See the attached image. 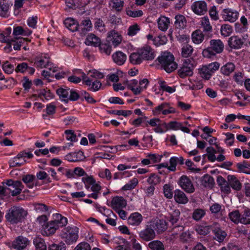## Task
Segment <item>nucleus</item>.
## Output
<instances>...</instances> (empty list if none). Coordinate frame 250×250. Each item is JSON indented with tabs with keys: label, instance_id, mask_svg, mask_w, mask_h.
Returning <instances> with one entry per match:
<instances>
[{
	"label": "nucleus",
	"instance_id": "obj_50",
	"mask_svg": "<svg viewBox=\"0 0 250 250\" xmlns=\"http://www.w3.org/2000/svg\"><path fill=\"white\" fill-rule=\"evenodd\" d=\"M35 176L33 175H24L22 177L23 182L27 185V186L29 188H33L34 187V184L33 183V181L35 179Z\"/></svg>",
	"mask_w": 250,
	"mask_h": 250
},
{
	"label": "nucleus",
	"instance_id": "obj_34",
	"mask_svg": "<svg viewBox=\"0 0 250 250\" xmlns=\"http://www.w3.org/2000/svg\"><path fill=\"white\" fill-rule=\"evenodd\" d=\"M128 88L130 89L134 94L138 95L140 93V88L138 86V81L136 80H132L130 81L125 82Z\"/></svg>",
	"mask_w": 250,
	"mask_h": 250
},
{
	"label": "nucleus",
	"instance_id": "obj_57",
	"mask_svg": "<svg viewBox=\"0 0 250 250\" xmlns=\"http://www.w3.org/2000/svg\"><path fill=\"white\" fill-rule=\"evenodd\" d=\"M138 184V180L136 178H133L128 183L125 184L123 188V190H128L133 189Z\"/></svg>",
	"mask_w": 250,
	"mask_h": 250
},
{
	"label": "nucleus",
	"instance_id": "obj_16",
	"mask_svg": "<svg viewBox=\"0 0 250 250\" xmlns=\"http://www.w3.org/2000/svg\"><path fill=\"white\" fill-rule=\"evenodd\" d=\"M23 188V186L21 181H15V184H14L13 186L6 188V196L9 193H11L13 196L19 195L21 193Z\"/></svg>",
	"mask_w": 250,
	"mask_h": 250
},
{
	"label": "nucleus",
	"instance_id": "obj_4",
	"mask_svg": "<svg viewBox=\"0 0 250 250\" xmlns=\"http://www.w3.org/2000/svg\"><path fill=\"white\" fill-rule=\"evenodd\" d=\"M224 49V44L220 40H211L209 46L203 50V55L204 57L210 58L216 54L222 53Z\"/></svg>",
	"mask_w": 250,
	"mask_h": 250
},
{
	"label": "nucleus",
	"instance_id": "obj_5",
	"mask_svg": "<svg viewBox=\"0 0 250 250\" xmlns=\"http://www.w3.org/2000/svg\"><path fill=\"white\" fill-rule=\"evenodd\" d=\"M78 232L79 229L77 227L68 226L62 229L61 236L67 244H71L78 240Z\"/></svg>",
	"mask_w": 250,
	"mask_h": 250
},
{
	"label": "nucleus",
	"instance_id": "obj_6",
	"mask_svg": "<svg viewBox=\"0 0 250 250\" xmlns=\"http://www.w3.org/2000/svg\"><path fill=\"white\" fill-rule=\"evenodd\" d=\"M219 67L220 64L218 62H212L208 65L203 66L199 70V73L202 78L208 80L210 78L212 74L219 69Z\"/></svg>",
	"mask_w": 250,
	"mask_h": 250
},
{
	"label": "nucleus",
	"instance_id": "obj_48",
	"mask_svg": "<svg viewBox=\"0 0 250 250\" xmlns=\"http://www.w3.org/2000/svg\"><path fill=\"white\" fill-rule=\"evenodd\" d=\"M17 37H14L13 39H10L7 36H5L3 33L0 34V42L7 43L8 48H11V42H16Z\"/></svg>",
	"mask_w": 250,
	"mask_h": 250
},
{
	"label": "nucleus",
	"instance_id": "obj_25",
	"mask_svg": "<svg viewBox=\"0 0 250 250\" xmlns=\"http://www.w3.org/2000/svg\"><path fill=\"white\" fill-rule=\"evenodd\" d=\"M111 207L115 210L124 208L126 205V201L122 197H116L112 199Z\"/></svg>",
	"mask_w": 250,
	"mask_h": 250
},
{
	"label": "nucleus",
	"instance_id": "obj_51",
	"mask_svg": "<svg viewBox=\"0 0 250 250\" xmlns=\"http://www.w3.org/2000/svg\"><path fill=\"white\" fill-rule=\"evenodd\" d=\"M220 31L223 36L228 37L232 32V28L229 24H224L221 26Z\"/></svg>",
	"mask_w": 250,
	"mask_h": 250
},
{
	"label": "nucleus",
	"instance_id": "obj_56",
	"mask_svg": "<svg viewBox=\"0 0 250 250\" xmlns=\"http://www.w3.org/2000/svg\"><path fill=\"white\" fill-rule=\"evenodd\" d=\"M147 182L151 185H156L160 182V177L154 173L151 174L147 179Z\"/></svg>",
	"mask_w": 250,
	"mask_h": 250
},
{
	"label": "nucleus",
	"instance_id": "obj_8",
	"mask_svg": "<svg viewBox=\"0 0 250 250\" xmlns=\"http://www.w3.org/2000/svg\"><path fill=\"white\" fill-rule=\"evenodd\" d=\"M193 64L191 62L190 59L185 60L182 66L178 70V75L184 78L187 76H191L193 74Z\"/></svg>",
	"mask_w": 250,
	"mask_h": 250
},
{
	"label": "nucleus",
	"instance_id": "obj_24",
	"mask_svg": "<svg viewBox=\"0 0 250 250\" xmlns=\"http://www.w3.org/2000/svg\"><path fill=\"white\" fill-rule=\"evenodd\" d=\"M143 220L142 215L138 212L132 213L128 217L127 222L129 225L133 226H139Z\"/></svg>",
	"mask_w": 250,
	"mask_h": 250
},
{
	"label": "nucleus",
	"instance_id": "obj_42",
	"mask_svg": "<svg viewBox=\"0 0 250 250\" xmlns=\"http://www.w3.org/2000/svg\"><path fill=\"white\" fill-rule=\"evenodd\" d=\"M204 39V35L202 31L198 30L193 32L192 34V40L196 44L201 43Z\"/></svg>",
	"mask_w": 250,
	"mask_h": 250
},
{
	"label": "nucleus",
	"instance_id": "obj_10",
	"mask_svg": "<svg viewBox=\"0 0 250 250\" xmlns=\"http://www.w3.org/2000/svg\"><path fill=\"white\" fill-rule=\"evenodd\" d=\"M139 236L144 241H149L154 239L156 237V233L150 224L147 225L145 229L141 230Z\"/></svg>",
	"mask_w": 250,
	"mask_h": 250
},
{
	"label": "nucleus",
	"instance_id": "obj_60",
	"mask_svg": "<svg viewBox=\"0 0 250 250\" xmlns=\"http://www.w3.org/2000/svg\"><path fill=\"white\" fill-rule=\"evenodd\" d=\"M181 123L175 122V121H171L167 125L165 124L167 130L168 129H173V130H178L181 128Z\"/></svg>",
	"mask_w": 250,
	"mask_h": 250
},
{
	"label": "nucleus",
	"instance_id": "obj_59",
	"mask_svg": "<svg viewBox=\"0 0 250 250\" xmlns=\"http://www.w3.org/2000/svg\"><path fill=\"white\" fill-rule=\"evenodd\" d=\"M168 107H169V104L167 103H164L157 106L153 110V114L154 115H157L160 114L161 112L163 113V111Z\"/></svg>",
	"mask_w": 250,
	"mask_h": 250
},
{
	"label": "nucleus",
	"instance_id": "obj_36",
	"mask_svg": "<svg viewBox=\"0 0 250 250\" xmlns=\"http://www.w3.org/2000/svg\"><path fill=\"white\" fill-rule=\"evenodd\" d=\"M32 33V31L27 29H24L21 26H17L13 29V34L15 36L18 35H22L24 36H28Z\"/></svg>",
	"mask_w": 250,
	"mask_h": 250
},
{
	"label": "nucleus",
	"instance_id": "obj_54",
	"mask_svg": "<svg viewBox=\"0 0 250 250\" xmlns=\"http://www.w3.org/2000/svg\"><path fill=\"white\" fill-rule=\"evenodd\" d=\"M9 11V4L7 3H0V16L2 17H7L8 16V12Z\"/></svg>",
	"mask_w": 250,
	"mask_h": 250
},
{
	"label": "nucleus",
	"instance_id": "obj_55",
	"mask_svg": "<svg viewBox=\"0 0 250 250\" xmlns=\"http://www.w3.org/2000/svg\"><path fill=\"white\" fill-rule=\"evenodd\" d=\"M180 215V212L179 209H175L170 215L169 221L172 224H174L179 220Z\"/></svg>",
	"mask_w": 250,
	"mask_h": 250
},
{
	"label": "nucleus",
	"instance_id": "obj_2",
	"mask_svg": "<svg viewBox=\"0 0 250 250\" xmlns=\"http://www.w3.org/2000/svg\"><path fill=\"white\" fill-rule=\"evenodd\" d=\"M157 60L161 67L167 73L172 72L177 67L174 56L170 52H165L162 53Z\"/></svg>",
	"mask_w": 250,
	"mask_h": 250
},
{
	"label": "nucleus",
	"instance_id": "obj_23",
	"mask_svg": "<svg viewBox=\"0 0 250 250\" xmlns=\"http://www.w3.org/2000/svg\"><path fill=\"white\" fill-rule=\"evenodd\" d=\"M124 4L122 0H110L108 2L109 8L116 12H121L123 9Z\"/></svg>",
	"mask_w": 250,
	"mask_h": 250
},
{
	"label": "nucleus",
	"instance_id": "obj_17",
	"mask_svg": "<svg viewBox=\"0 0 250 250\" xmlns=\"http://www.w3.org/2000/svg\"><path fill=\"white\" fill-rule=\"evenodd\" d=\"M228 45L232 49H238L241 48L244 43V40L237 36H233L229 38Z\"/></svg>",
	"mask_w": 250,
	"mask_h": 250
},
{
	"label": "nucleus",
	"instance_id": "obj_27",
	"mask_svg": "<svg viewBox=\"0 0 250 250\" xmlns=\"http://www.w3.org/2000/svg\"><path fill=\"white\" fill-rule=\"evenodd\" d=\"M33 242L36 250H47L45 241L40 236H36L33 239Z\"/></svg>",
	"mask_w": 250,
	"mask_h": 250
},
{
	"label": "nucleus",
	"instance_id": "obj_14",
	"mask_svg": "<svg viewBox=\"0 0 250 250\" xmlns=\"http://www.w3.org/2000/svg\"><path fill=\"white\" fill-rule=\"evenodd\" d=\"M30 243V240L27 238L22 236H19L12 242V245L14 248L20 250L25 249Z\"/></svg>",
	"mask_w": 250,
	"mask_h": 250
},
{
	"label": "nucleus",
	"instance_id": "obj_21",
	"mask_svg": "<svg viewBox=\"0 0 250 250\" xmlns=\"http://www.w3.org/2000/svg\"><path fill=\"white\" fill-rule=\"evenodd\" d=\"M217 183L220 188L222 192L229 194L230 192V188L229 182L227 181L222 176H219L217 178Z\"/></svg>",
	"mask_w": 250,
	"mask_h": 250
},
{
	"label": "nucleus",
	"instance_id": "obj_20",
	"mask_svg": "<svg viewBox=\"0 0 250 250\" xmlns=\"http://www.w3.org/2000/svg\"><path fill=\"white\" fill-rule=\"evenodd\" d=\"M239 14L236 11L230 9H225L223 10V17L225 21L233 22L238 19Z\"/></svg>",
	"mask_w": 250,
	"mask_h": 250
},
{
	"label": "nucleus",
	"instance_id": "obj_32",
	"mask_svg": "<svg viewBox=\"0 0 250 250\" xmlns=\"http://www.w3.org/2000/svg\"><path fill=\"white\" fill-rule=\"evenodd\" d=\"M157 23L159 29L161 31H165L167 29L170 22L168 18L161 16L158 19Z\"/></svg>",
	"mask_w": 250,
	"mask_h": 250
},
{
	"label": "nucleus",
	"instance_id": "obj_15",
	"mask_svg": "<svg viewBox=\"0 0 250 250\" xmlns=\"http://www.w3.org/2000/svg\"><path fill=\"white\" fill-rule=\"evenodd\" d=\"M192 11L197 15H204L207 11V6L204 1L194 2L191 5Z\"/></svg>",
	"mask_w": 250,
	"mask_h": 250
},
{
	"label": "nucleus",
	"instance_id": "obj_43",
	"mask_svg": "<svg viewBox=\"0 0 250 250\" xmlns=\"http://www.w3.org/2000/svg\"><path fill=\"white\" fill-rule=\"evenodd\" d=\"M229 217L230 220L236 224L240 223L241 214L239 210H235L229 213Z\"/></svg>",
	"mask_w": 250,
	"mask_h": 250
},
{
	"label": "nucleus",
	"instance_id": "obj_63",
	"mask_svg": "<svg viewBox=\"0 0 250 250\" xmlns=\"http://www.w3.org/2000/svg\"><path fill=\"white\" fill-rule=\"evenodd\" d=\"M65 134H66V138L67 140L72 142L77 141L76 135L72 130H66Z\"/></svg>",
	"mask_w": 250,
	"mask_h": 250
},
{
	"label": "nucleus",
	"instance_id": "obj_12",
	"mask_svg": "<svg viewBox=\"0 0 250 250\" xmlns=\"http://www.w3.org/2000/svg\"><path fill=\"white\" fill-rule=\"evenodd\" d=\"M211 213L217 219L224 220L226 218L225 208H222L221 206L218 203L213 204L209 208Z\"/></svg>",
	"mask_w": 250,
	"mask_h": 250
},
{
	"label": "nucleus",
	"instance_id": "obj_26",
	"mask_svg": "<svg viewBox=\"0 0 250 250\" xmlns=\"http://www.w3.org/2000/svg\"><path fill=\"white\" fill-rule=\"evenodd\" d=\"M92 25L89 19L83 20L80 25H78V30H80L82 35H84L87 32L89 31L92 28Z\"/></svg>",
	"mask_w": 250,
	"mask_h": 250
},
{
	"label": "nucleus",
	"instance_id": "obj_28",
	"mask_svg": "<svg viewBox=\"0 0 250 250\" xmlns=\"http://www.w3.org/2000/svg\"><path fill=\"white\" fill-rule=\"evenodd\" d=\"M227 179L229 182V185L234 190H240L242 188V185L240 182L234 175H229L227 177Z\"/></svg>",
	"mask_w": 250,
	"mask_h": 250
},
{
	"label": "nucleus",
	"instance_id": "obj_1",
	"mask_svg": "<svg viewBox=\"0 0 250 250\" xmlns=\"http://www.w3.org/2000/svg\"><path fill=\"white\" fill-rule=\"evenodd\" d=\"M55 219L42 225L41 233L42 235L49 236L55 233L60 227H62L67 224V219L60 214H56Z\"/></svg>",
	"mask_w": 250,
	"mask_h": 250
},
{
	"label": "nucleus",
	"instance_id": "obj_9",
	"mask_svg": "<svg viewBox=\"0 0 250 250\" xmlns=\"http://www.w3.org/2000/svg\"><path fill=\"white\" fill-rule=\"evenodd\" d=\"M79 73L82 74V79L83 83L87 86H91L89 88L90 90L96 91L101 88L102 83L100 81L97 80L93 81L92 79L88 78L84 72L81 71H79Z\"/></svg>",
	"mask_w": 250,
	"mask_h": 250
},
{
	"label": "nucleus",
	"instance_id": "obj_22",
	"mask_svg": "<svg viewBox=\"0 0 250 250\" xmlns=\"http://www.w3.org/2000/svg\"><path fill=\"white\" fill-rule=\"evenodd\" d=\"M174 199L176 203L180 204H186L188 202V199L187 195L180 189L174 190Z\"/></svg>",
	"mask_w": 250,
	"mask_h": 250
},
{
	"label": "nucleus",
	"instance_id": "obj_52",
	"mask_svg": "<svg viewBox=\"0 0 250 250\" xmlns=\"http://www.w3.org/2000/svg\"><path fill=\"white\" fill-rule=\"evenodd\" d=\"M167 38L165 35L155 37L153 40V43L156 46L164 45L167 43Z\"/></svg>",
	"mask_w": 250,
	"mask_h": 250
},
{
	"label": "nucleus",
	"instance_id": "obj_39",
	"mask_svg": "<svg viewBox=\"0 0 250 250\" xmlns=\"http://www.w3.org/2000/svg\"><path fill=\"white\" fill-rule=\"evenodd\" d=\"M235 67V65L233 63L228 62L222 66L220 70L223 74L229 76L230 73L234 71Z\"/></svg>",
	"mask_w": 250,
	"mask_h": 250
},
{
	"label": "nucleus",
	"instance_id": "obj_13",
	"mask_svg": "<svg viewBox=\"0 0 250 250\" xmlns=\"http://www.w3.org/2000/svg\"><path fill=\"white\" fill-rule=\"evenodd\" d=\"M26 152L22 151L18 154V155L9 162V165L10 167H21L26 163L24 157H26Z\"/></svg>",
	"mask_w": 250,
	"mask_h": 250
},
{
	"label": "nucleus",
	"instance_id": "obj_31",
	"mask_svg": "<svg viewBox=\"0 0 250 250\" xmlns=\"http://www.w3.org/2000/svg\"><path fill=\"white\" fill-rule=\"evenodd\" d=\"M69 89L67 87H61L57 89L56 93L60 98L66 103L68 102V97L69 95Z\"/></svg>",
	"mask_w": 250,
	"mask_h": 250
},
{
	"label": "nucleus",
	"instance_id": "obj_62",
	"mask_svg": "<svg viewBox=\"0 0 250 250\" xmlns=\"http://www.w3.org/2000/svg\"><path fill=\"white\" fill-rule=\"evenodd\" d=\"M211 229V226H199L197 229V232L201 234L206 235L209 233Z\"/></svg>",
	"mask_w": 250,
	"mask_h": 250
},
{
	"label": "nucleus",
	"instance_id": "obj_41",
	"mask_svg": "<svg viewBox=\"0 0 250 250\" xmlns=\"http://www.w3.org/2000/svg\"><path fill=\"white\" fill-rule=\"evenodd\" d=\"M213 232L214 233V239L219 242H223L227 236L226 232L220 228L214 229Z\"/></svg>",
	"mask_w": 250,
	"mask_h": 250
},
{
	"label": "nucleus",
	"instance_id": "obj_47",
	"mask_svg": "<svg viewBox=\"0 0 250 250\" xmlns=\"http://www.w3.org/2000/svg\"><path fill=\"white\" fill-rule=\"evenodd\" d=\"M193 49L192 47L188 44L183 45L182 48L181 54L182 57L187 58L190 56L193 52Z\"/></svg>",
	"mask_w": 250,
	"mask_h": 250
},
{
	"label": "nucleus",
	"instance_id": "obj_49",
	"mask_svg": "<svg viewBox=\"0 0 250 250\" xmlns=\"http://www.w3.org/2000/svg\"><path fill=\"white\" fill-rule=\"evenodd\" d=\"M100 50L102 53H104L107 55H109L111 52V46L109 43H100L99 45Z\"/></svg>",
	"mask_w": 250,
	"mask_h": 250
},
{
	"label": "nucleus",
	"instance_id": "obj_45",
	"mask_svg": "<svg viewBox=\"0 0 250 250\" xmlns=\"http://www.w3.org/2000/svg\"><path fill=\"white\" fill-rule=\"evenodd\" d=\"M236 167L239 171L246 174H250V164L246 161H243L241 163H238Z\"/></svg>",
	"mask_w": 250,
	"mask_h": 250
},
{
	"label": "nucleus",
	"instance_id": "obj_7",
	"mask_svg": "<svg viewBox=\"0 0 250 250\" xmlns=\"http://www.w3.org/2000/svg\"><path fill=\"white\" fill-rule=\"evenodd\" d=\"M179 186L187 193H192L195 191L193 183L189 177L186 175L182 176L178 180Z\"/></svg>",
	"mask_w": 250,
	"mask_h": 250
},
{
	"label": "nucleus",
	"instance_id": "obj_29",
	"mask_svg": "<svg viewBox=\"0 0 250 250\" xmlns=\"http://www.w3.org/2000/svg\"><path fill=\"white\" fill-rule=\"evenodd\" d=\"M85 43L87 45L97 47L100 45L101 40L95 35L90 34L87 37L85 41Z\"/></svg>",
	"mask_w": 250,
	"mask_h": 250
},
{
	"label": "nucleus",
	"instance_id": "obj_3",
	"mask_svg": "<svg viewBox=\"0 0 250 250\" xmlns=\"http://www.w3.org/2000/svg\"><path fill=\"white\" fill-rule=\"evenodd\" d=\"M27 215V211L22 208L13 206L8 209L5 217L7 221L14 224L21 222Z\"/></svg>",
	"mask_w": 250,
	"mask_h": 250
},
{
	"label": "nucleus",
	"instance_id": "obj_30",
	"mask_svg": "<svg viewBox=\"0 0 250 250\" xmlns=\"http://www.w3.org/2000/svg\"><path fill=\"white\" fill-rule=\"evenodd\" d=\"M114 62L118 65L123 64L126 59V55L121 51H117L112 55Z\"/></svg>",
	"mask_w": 250,
	"mask_h": 250
},
{
	"label": "nucleus",
	"instance_id": "obj_19",
	"mask_svg": "<svg viewBox=\"0 0 250 250\" xmlns=\"http://www.w3.org/2000/svg\"><path fill=\"white\" fill-rule=\"evenodd\" d=\"M139 51L143 60H152L155 57L154 51L149 46L143 47L139 49Z\"/></svg>",
	"mask_w": 250,
	"mask_h": 250
},
{
	"label": "nucleus",
	"instance_id": "obj_35",
	"mask_svg": "<svg viewBox=\"0 0 250 250\" xmlns=\"http://www.w3.org/2000/svg\"><path fill=\"white\" fill-rule=\"evenodd\" d=\"M206 210L203 208H196L193 210L192 213V219L196 221H200L206 215Z\"/></svg>",
	"mask_w": 250,
	"mask_h": 250
},
{
	"label": "nucleus",
	"instance_id": "obj_38",
	"mask_svg": "<svg viewBox=\"0 0 250 250\" xmlns=\"http://www.w3.org/2000/svg\"><path fill=\"white\" fill-rule=\"evenodd\" d=\"M201 183L204 187L211 188L214 184V181L212 176L208 174H206L203 177Z\"/></svg>",
	"mask_w": 250,
	"mask_h": 250
},
{
	"label": "nucleus",
	"instance_id": "obj_37",
	"mask_svg": "<svg viewBox=\"0 0 250 250\" xmlns=\"http://www.w3.org/2000/svg\"><path fill=\"white\" fill-rule=\"evenodd\" d=\"M143 59L140 53L139 50L136 52L132 53L129 56L130 62L133 64H138L141 63Z\"/></svg>",
	"mask_w": 250,
	"mask_h": 250
},
{
	"label": "nucleus",
	"instance_id": "obj_64",
	"mask_svg": "<svg viewBox=\"0 0 250 250\" xmlns=\"http://www.w3.org/2000/svg\"><path fill=\"white\" fill-rule=\"evenodd\" d=\"M48 250H65V246L62 243L58 244H52L48 247Z\"/></svg>",
	"mask_w": 250,
	"mask_h": 250
},
{
	"label": "nucleus",
	"instance_id": "obj_53",
	"mask_svg": "<svg viewBox=\"0 0 250 250\" xmlns=\"http://www.w3.org/2000/svg\"><path fill=\"white\" fill-rule=\"evenodd\" d=\"M201 24L204 29V31L206 32H209L212 30V27L210 24L209 19L207 17L202 18Z\"/></svg>",
	"mask_w": 250,
	"mask_h": 250
},
{
	"label": "nucleus",
	"instance_id": "obj_58",
	"mask_svg": "<svg viewBox=\"0 0 250 250\" xmlns=\"http://www.w3.org/2000/svg\"><path fill=\"white\" fill-rule=\"evenodd\" d=\"M87 75L89 76L88 77L91 79H92V78L100 79L103 78L104 77V75L103 73L98 71L95 69L89 71Z\"/></svg>",
	"mask_w": 250,
	"mask_h": 250
},
{
	"label": "nucleus",
	"instance_id": "obj_33",
	"mask_svg": "<svg viewBox=\"0 0 250 250\" xmlns=\"http://www.w3.org/2000/svg\"><path fill=\"white\" fill-rule=\"evenodd\" d=\"M64 24L66 28L72 32L78 30V24L72 18H67L64 21Z\"/></svg>",
	"mask_w": 250,
	"mask_h": 250
},
{
	"label": "nucleus",
	"instance_id": "obj_11",
	"mask_svg": "<svg viewBox=\"0 0 250 250\" xmlns=\"http://www.w3.org/2000/svg\"><path fill=\"white\" fill-rule=\"evenodd\" d=\"M149 224L158 234L164 232L167 229V223L163 219H155L150 221Z\"/></svg>",
	"mask_w": 250,
	"mask_h": 250
},
{
	"label": "nucleus",
	"instance_id": "obj_46",
	"mask_svg": "<svg viewBox=\"0 0 250 250\" xmlns=\"http://www.w3.org/2000/svg\"><path fill=\"white\" fill-rule=\"evenodd\" d=\"M149 248L152 250H165L163 244L160 241L154 240L148 244Z\"/></svg>",
	"mask_w": 250,
	"mask_h": 250
},
{
	"label": "nucleus",
	"instance_id": "obj_44",
	"mask_svg": "<svg viewBox=\"0 0 250 250\" xmlns=\"http://www.w3.org/2000/svg\"><path fill=\"white\" fill-rule=\"evenodd\" d=\"M240 223L244 225L250 224V208L245 209L241 214Z\"/></svg>",
	"mask_w": 250,
	"mask_h": 250
},
{
	"label": "nucleus",
	"instance_id": "obj_61",
	"mask_svg": "<svg viewBox=\"0 0 250 250\" xmlns=\"http://www.w3.org/2000/svg\"><path fill=\"white\" fill-rule=\"evenodd\" d=\"M33 206L36 211L38 212L42 213L48 210L47 206L44 204L35 203Z\"/></svg>",
	"mask_w": 250,
	"mask_h": 250
},
{
	"label": "nucleus",
	"instance_id": "obj_40",
	"mask_svg": "<svg viewBox=\"0 0 250 250\" xmlns=\"http://www.w3.org/2000/svg\"><path fill=\"white\" fill-rule=\"evenodd\" d=\"M175 19V25L176 28L183 29L186 26L187 21L184 16L182 15H176Z\"/></svg>",
	"mask_w": 250,
	"mask_h": 250
},
{
	"label": "nucleus",
	"instance_id": "obj_18",
	"mask_svg": "<svg viewBox=\"0 0 250 250\" xmlns=\"http://www.w3.org/2000/svg\"><path fill=\"white\" fill-rule=\"evenodd\" d=\"M122 40L121 35L115 30H112L108 33L107 41L111 43L115 47L118 46Z\"/></svg>",
	"mask_w": 250,
	"mask_h": 250
}]
</instances>
